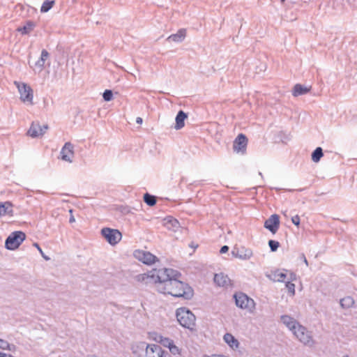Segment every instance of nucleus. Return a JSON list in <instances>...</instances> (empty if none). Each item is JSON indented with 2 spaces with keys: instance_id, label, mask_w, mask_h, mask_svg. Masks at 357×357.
<instances>
[{
  "instance_id": "f257e3e1",
  "label": "nucleus",
  "mask_w": 357,
  "mask_h": 357,
  "mask_svg": "<svg viewBox=\"0 0 357 357\" xmlns=\"http://www.w3.org/2000/svg\"><path fill=\"white\" fill-rule=\"evenodd\" d=\"M181 276L178 271L166 268L155 270L152 275L156 278V288L160 293L190 300L194 291L188 284L179 280Z\"/></svg>"
},
{
  "instance_id": "f03ea898",
  "label": "nucleus",
  "mask_w": 357,
  "mask_h": 357,
  "mask_svg": "<svg viewBox=\"0 0 357 357\" xmlns=\"http://www.w3.org/2000/svg\"><path fill=\"white\" fill-rule=\"evenodd\" d=\"M132 353L138 357H170L168 352L156 344L139 342L132 347Z\"/></svg>"
},
{
  "instance_id": "7ed1b4c3",
  "label": "nucleus",
  "mask_w": 357,
  "mask_h": 357,
  "mask_svg": "<svg viewBox=\"0 0 357 357\" xmlns=\"http://www.w3.org/2000/svg\"><path fill=\"white\" fill-rule=\"evenodd\" d=\"M176 317L181 326L190 331L194 330L196 317L190 310L186 307L178 308L176 311Z\"/></svg>"
},
{
  "instance_id": "20e7f679",
  "label": "nucleus",
  "mask_w": 357,
  "mask_h": 357,
  "mask_svg": "<svg viewBox=\"0 0 357 357\" xmlns=\"http://www.w3.org/2000/svg\"><path fill=\"white\" fill-rule=\"evenodd\" d=\"M234 299L236 305L242 309L246 310L249 312L252 313L255 310V302L243 292L238 291L234 294Z\"/></svg>"
},
{
  "instance_id": "39448f33",
  "label": "nucleus",
  "mask_w": 357,
  "mask_h": 357,
  "mask_svg": "<svg viewBox=\"0 0 357 357\" xmlns=\"http://www.w3.org/2000/svg\"><path fill=\"white\" fill-rule=\"evenodd\" d=\"M293 334L305 346L313 347L316 344L315 340L312 338L311 332L308 331L305 326L301 324L297 327Z\"/></svg>"
},
{
  "instance_id": "423d86ee",
  "label": "nucleus",
  "mask_w": 357,
  "mask_h": 357,
  "mask_svg": "<svg viewBox=\"0 0 357 357\" xmlns=\"http://www.w3.org/2000/svg\"><path fill=\"white\" fill-rule=\"evenodd\" d=\"M26 235L23 231H15L12 232L6 238L5 247L10 250H14L19 248L25 240Z\"/></svg>"
},
{
  "instance_id": "0eeeda50",
  "label": "nucleus",
  "mask_w": 357,
  "mask_h": 357,
  "mask_svg": "<svg viewBox=\"0 0 357 357\" xmlns=\"http://www.w3.org/2000/svg\"><path fill=\"white\" fill-rule=\"evenodd\" d=\"M15 84L16 85L18 91L20 94V100L23 102H27L29 104H33V90L29 85L25 83H20L18 82H15Z\"/></svg>"
},
{
  "instance_id": "6e6552de",
  "label": "nucleus",
  "mask_w": 357,
  "mask_h": 357,
  "mask_svg": "<svg viewBox=\"0 0 357 357\" xmlns=\"http://www.w3.org/2000/svg\"><path fill=\"white\" fill-rule=\"evenodd\" d=\"M101 234L112 245H116L122 238V234L118 229L109 227L102 228L101 229Z\"/></svg>"
},
{
  "instance_id": "1a4fd4ad",
  "label": "nucleus",
  "mask_w": 357,
  "mask_h": 357,
  "mask_svg": "<svg viewBox=\"0 0 357 357\" xmlns=\"http://www.w3.org/2000/svg\"><path fill=\"white\" fill-rule=\"evenodd\" d=\"M133 255L135 259L146 265L153 264L158 260L157 257L150 252L142 250H135Z\"/></svg>"
},
{
  "instance_id": "9d476101",
  "label": "nucleus",
  "mask_w": 357,
  "mask_h": 357,
  "mask_svg": "<svg viewBox=\"0 0 357 357\" xmlns=\"http://www.w3.org/2000/svg\"><path fill=\"white\" fill-rule=\"evenodd\" d=\"M231 255L241 260H248L252 257L253 252L250 248L245 246H234L231 250Z\"/></svg>"
},
{
  "instance_id": "9b49d317",
  "label": "nucleus",
  "mask_w": 357,
  "mask_h": 357,
  "mask_svg": "<svg viewBox=\"0 0 357 357\" xmlns=\"http://www.w3.org/2000/svg\"><path fill=\"white\" fill-rule=\"evenodd\" d=\"M47 129L48 126L47 124L42 126L38 121H33L27 131V135L32 138L39 137L43 136Z\"/></svg>"
},
{
  "instance_id": "f8f14e48",
  "label": "nucleus",
  "mask_w": 357,
  "mask_h": 357,
  "mask_svg": "<svg viewBox=\"0 0 357 357\" xmlns=\"http://www.w3.org/2000/svg\"><path fill=\"white\" fill-rule=\"evenodd\" d=\"M248 138L243 134H239L234 141L233 149L237 153H244L246 151Z\"/></svg>"
},
{
  "instance_id": "ddd939ff",
  "label": "nucleus",
  "mask_w": 357,
  "mask_h": 357,
  "mask_svg": "<svg viewBox=\"0 0 357 357\" xmlns=\"http://www.w3.org/2000/svg\"><path fill=\"white\" fill-rule=\"evenodd\" d=\"M264 227L272 234H275L280 227V217L277 214L271 215L265 222Z\"/></svg>"
},
{
  "instance_id": "4468645a",
  "label": "nucleus",
  "mask_w": 357,
  "mask_h": 357,
  "mask_svg": "<svg viewBox=\"0 0 357 357\" xmlns=\"http://www.w3.org/2000/svg\"><path fill=\"white\" fill-rule=\"evenodd\" d=\"M73 149L74 146L70 142H66L61 151L62 160L72 162V157L74 153Z\"/></svg>"
},
{
  "instance_id": "2eb2a0df",
  "label": "nucleus",
  "mask_w": 357,
  "mask_h": 357,
  "mask_svg": "<svg viewBox=\"0 0 357 357\" xmlns=\"http://www.w3.org/2000/svg\"><path fill=\"white\" fill-rule=\"evenodd\" d=\"M280 320L292 332V333L300 325V324L294 317L289 315H282Z\"/></svg>"
},
{
  "instance_id": "dca6fc26",
  "label": "nucleus",
  "mask_w": 357,
  "mask_h": 357,
  "mask_svg": "<svg viewBox=\"0 0 357 357\" xmlns=\"http://www.w3.org/2000/svg\"><path fill=\"white\" fill-rule=\"evenodd\" d=\"M164 226L169 230L176 231L180 227L179 222L172 216L164 219Z\"/></svg>"
},
{
  "instance_id": "f3484780",
  "label": "nucleus",
  "mask_w": 357,
  "mask_h": 357,
  "mask_svg": "<svg viewBox=\"0 0 357 357\" xmlns=\"http://www.w3.org/2000/svg\"><path fill=\"white\" fill-rule=\"evenodd\" d=\"M14 214L13 204L10 202H0V216L8 215L13 216Z\"/></svg>"
},
{
  "instance_id": "a211bd4d",
  "label": "nucleus",
  "mask_w": 357,
  "mask_h": 357,
  "mask_svg": "<svg viewBox=\"0 0 357 357\" xmlns=\"http://www.w3.org/2000/svg\"><path fill=\"white\" fill-rule=\"evenodd\" d=\"M49 56V52L46 50H43L41 51L40 59L34 64L35 68L38 69L39 72L43 70L45 61L47 59Z\"/></svg>"
},
{
  "instance_id": "6ab92c4d",
  "label": "nucleus",
  "mask_w": 357,
  "mask_h": 357,
  "mask_svg": "<svg viewBox=\"0 0 357 357\" xmlns=\"http://www.w3.org/2000/svg\"><path fill=\"white\" fill-rule=\"evenodd\" d=\"M187 117H188L187 114L185 112H184L183 110H180L176 116V119H175L176 124H175L174 128L176 130H180L182 128H183L185 126L184 122H185V119H187Z\"/></svg>"
},
{
  "instance_id": "aec40b11",
  "label": "nucleus",
  "mask_w": 357,
  "mask_h": 357,
  "mask_svg": "<svg viewBox=\"0 0 357 357\" xmlns=\"http://www.w3.org/2000/svg\"><path fill=\"white\" fill-rule=\"evenodd\" d=\"M36 26V24L34 22L28 20L25 22L23 26L18 27L17 31L20 32L22 35H27L33 30Z\"/></svg>"
},
{
  "instance_id": "412c9836",
  "label": "nucleus",
  "mask_w": 357,
  "mask_h": 357,
  "mask_svg": "<svg viewBox=\"0 0 357 357\" xmlns=\"http://www.w3.org/2000/svg\"><path fill=\"white\" fill-rule=\"evenodd\" d=\"M223 340L232 349H237L239 346L238 340L231 333H225Z\"/></svg>"
},
{
  "instance_id": "4be33fe9",
  "label": "nucleus",
  "mask_w": 357,
  "mask_h": 357,
  "mask_svg": "<svg viewBox=\"0 0 357 357\" xmlns=\"http://www.w3.org/2000/svg\"><path fill=\"white\" fill-rule=\"evenodd\" d=\"M186 31L184 29H179L176 33L172 34L167 38V40H172L176 43L182 42L185 37Z\"/></svg>"
},
{
  "instance_id": "5701e85b",
  "label": "nucleus",
  "mask_w": 357,
  "mask_h": 357,
  "mask_svg": "<svg viewBox=\"0 0 357 357\" xmlns=\"http://www.w3.org/2000/svg\"><path fill=\"white\" fill-rule=\"evenodd\" d=\"M310 87L304 86L300 84H296L293 89L292 95L295 97L307 93Z\"/></svg>"
},
{
  "instance_id": "b1692460",
  "label": "nucleus",
  "mask_w": 357,
  "mask_h": 357,
  "mask_svg": "<svg viewBox=\"0 0 357 357\" xmlns=\"http://www.w3.org/2000/svg\"><path fill=\"white\" fill-rule=\"evenodd\" d=\"M155 269H153L149 273L139 274L137 276L138 281L144 282L145 283L153 282L156 284V278L152 277L153 273Z\"/></svg>"
},
{
  "instance_id": "393cba45",
  "label": "nucleus",
  "mask_w": 357,
  "mask_h": 357,
  "mask_svg": "<svg viewBox=\"0 0 357 357\" xmlns=\"http://www.w3.org/2000/svg\"><path fill=\"white\" fill-rule=\"evenodd\" d=\"M155 335V337H154L153 339L156 342L161 344L165 347L169 348L174 343V341L169 337H165L161 335H158L156 333Z\"/></svg>"
},
{
  "instance_id": "a878e982",
  "label": "nucleus",
  "mask_w": 357,
  "mask_h": 357,
  "mask_svg": "<svg viewBox=\"0 0 357 357\" xmlns=\"http://www.w3.org/2000/svg\"><path fill=\"white\" fill-rule=\"evenodd\" d=\"M227 276H225L223 274H215L214 276V282L220 287H225L227 285L229 282Z\"/></svg>"
},
{
  "instance_id": "bb28decb",
  "label": "nucleus",
  "mask_w": 357,
  "mask_h": 357,
  "mask_svg": "<svg viewBox=\"0 0 357 357\" xmlns=\"http://www.w3.org/2000/svg\"><path fill=\"white\" fill-rule=\"evenodd\" d=\"M340 303L342 307L347 309L354 305V301L352 297L346 296L340 300Z\"/></svg>"
},
{
  "instance_id": "cd10ccee",
  "label": "nucleus",
  "mask_w": 357,
  "mask_h": 357,
  "mask_svg": "<svg viewBox=\"0 0 357 357\" xmlns=\"http://www.w3.org/2000/svg\"><path fill=\"white\" fill-rule=\"evenodd\" d=\"M323 155V149L321 147H317L312 153V160L314 162H318Z\"/></svg>"
},
{
  "instance_id": "c85d7f7f",
  "label": "nucleus",
  "mask_w": 357,
  "mask_h": 357,
  "mask_svg": "<svg viewBox=\"0 0 357 357\" xmlns=\"http://www.w3.org/2000/svg\"><path fill=\"white\" fill-rule=\"evenodd\" d=\"M0 349L13 351L16 349V346L15 344H10L6 340L0 338Z\"/></svg>"
},
{
  "instance_id": "c756f323",
  "label": "nucleus",
  "mask_w": 357,
  "mask_h": 357,
  "mask_svg": "<svg viewBox=\"0 0 357 357\" xmlns=\"http://www.w3.org/2000/svg\"><path fill=\"white\" fill-rule=\"evenodd\" d=\"M272 275L273 278L271 279L275 282H284L287 277L285 273L280 272L279 270L274 271Z\"/></svg>"
},
{
  "instance_id": "7c9ffc66",
  "label": "nucleus",
  "mask_w": 357,
  "mask_h": 357,
  "mask_svg": "<svg viewBox=\"0 0 357 357\" xmlns=\"http://www.w3.org/2000/svg\"><path fill=\"white\" fill-rule=\"evenodd\" d=\"M144 202L150 206H153L156 204V198L155 196L149 193H145L144 195Z\"/></svg>"
},
{
  "instance_id": "2f4dec72",
  "label": "nucleus",
  "mask_w": 357,
  "mask_h": 357,
  "mask_svg": "<svg viewBox=\"0 0 357 357\" xmlns=\"http://www.w3.org/2000/svg\"><path fill=\"white\" fill-rule=\"evenodd\" d=\"M54 3V1H49V0L45 1L40 8L41 13L48 12L52 8Z\"/></svg>"
},
{
  "instance_id": "473e14b6",
  "label": "nucleus",
  "mask_w": 357,
  "mask_h": 357,
  "mask_svg": "<svg viewBox=\"0 0 357 357\" xmlns=\"http://www.w3.org/2000/svg\"><path fill=\"white\" fill-rule=\"evenodd\" d=\"M104 100L109 102L113 98V93L112 90L106 89L102 93Z\"/></svg>"
},
{
  "instance_id": "72a5a7b5",
  "label": "nucleus",
  "mask_w": 357,
  "mask_h": 357,
  "mask_svg": "<svg viewBox=\"0 0 357 357\" xmlns=\"http://www.w3.org/2000/svg\"><path fill=\"white\" fill-rule=\"evenodd\" d=\"M268 246L271 252H275L280 246V243L278 241L275 240H269L268 241Z\"/></svg>"
},
{
  "instance_id": "f704fd0d",
  "label": "nucleus",
  "mask_w": 357,
  "mask_h": 357,
  "mask_svg": "<svg viewBox=\"0 0 357 357\" xmlns=\"http://www.w3.org/2000/svg\"><path fill=\"white\" fill-rule=\"evenodd\" d=\"M168 349L172 355H181V350L174 344V342Z\"/></svg>"
},
{
  "instance_id": "c9c22d12",
  "label": "nucleus",
  "mask_w": 357,
  "mask_h": 357,
  "mask_svg": "<svg viewBox=\"0 0 357 357\" xmlns=\"http://www.w3.org/2000/svg\"><path fill=\"white\" fill-rule=\"evenodd\" d=\"M285 287L287 289L288 291L291 294V295H294L295 294V284L294 283H292L290 281H287L286 283H285Z\"/></svg>"
},
{
  "instance_id": "e433bc0d",
  "label": "nucleus",
  "mask_w": 357,
  "mask_h": 357,
  "mask_svg": "<svg viewBox=\"0 0 357 357\" xmlns=\"http://www.w3.org/2000/svg\"><path fill=\"white\" fill-rule=\"evenodd\" d=\"M291 221L294 225L298 226L300 225V217L296 215L291 218Z\"/></svg>"
},
{
  "instance_id": "4c0bfd02",
  "label": "nucleus",
  "mask_w": 357,
  "mask_h": 357,
  "mask_svg": "<svg viewBox=\"0 0 357 357\" xmlns=\"http://www.w3.org/2000/svg\"><path fill=\"white\" fill-rule=\"evenodd\" d=\"M34 245L38 248V251L40 252V253L41 254V255L43 256V257L45 260H49L50 259V258L48 257L45 255V254L43 253L42 249L40 248V247L39 246V245L38 243H34Z\"/></svg>"
},
{
  "instance_id": "58836bf2",
  "label": "nucleus",
  "mask_w": 357,
  "mask_h": 357,
  "mask_svg": "<svg viewBox=\"0 0 357 357\" xmlns=\"http://www.w3.org/2000/svg\"><path fill=\"white\" fill-rule=\"evenodd\" d=\"M229 246H227V245H223V246L220 248V252L221 254L226 253V252H227L229 251Z\"/></svg>"
},
{
  "instance_id": "ea45409f",
  "label": "nucleus",
  "mask_w": 357,
  "mask_h": 357,
  "mask_svg": "<svg viewBox=\"0 0 357 357\" xmlns=\"http://www.w3.org/2000/svg\"><path fill=\"white\" fill-rule=\"evenodd\" d=\"M301 257L303 259V262L306 264V266H308V262H307V260L305 255L302 254Z\"/></svg>"
},
{
  "instance_id": "a19ab883",
  "label": "nucleus",
  "mask_w": 357,
  "mask_h": 357,
  "mask_svg": "<svg viewBox=\"0 0 357 357\" xmlns=\"http://www.w3.org/2000/svg\"><path fill=\"white\" fill-rule=\"evenodd\" d=\"M143 120L141 117H137L136 119V123L138 124H141L142 123Z\"/></svg>"
},
{
  "instance_id": "79ce46f5",
  "label": "nucleus",
  "mask_w": 357,
  "mask_h": 357,
  "mask_svg": "<svg viewBox=\"0 0 357 357\" xmlns=\"http://www.w3.org/2000/svg\"><path fill=\"white\" fill-rule=\"evenodd\" d=\"M75 221V218L72 215V216L70 218V219H69V222H70V223H72V222H74Z\"/></svg>"
},
{
  "instance_id": "37998d69",
  "label": "nucleus",
  "mask_w": 357,
  "mask_h": 357,
  "mask_svg": "<svg viewBox=\"0 0 357 357\" xmlns=\"http://www.w3.org/2000/svg\"><path fill=\"white\" fill-rule=\"evenodd\" d=\"M296 278V275L294 274V273H291V277H290V280H293Z\"/></svg>"
},
{
  "instance_id": "c03bdc74",
  "label": "nucleus",
  "mask_w": 357,
  "mask_h": 357,
  "mask_svg": "<svg viewBox=\"0 0 357 357\" xmlns=\"http://www.w3.org/2000/svg\"><path fill=\"white\" fill-rule=\"evenodd\" d=\"M274 189H275V190H280V188H274Z\"/></svg>"
},
{
  "instance_id": "a18cd8bd",
  "label": "nucleus",
  "mask_w": 357,
  "mask_h": 357,
  "mask_svg": "<svg viewBox=\"0 0 357 357\" xmlns=\"http://www.w3.org/2000/svg\"><path fill=\"white\" fill-rule=\"evenodd\" d=\"M259 176H262V174L261 172H259Z\"/></svg>"
},
{
  "instance_id": "49530a36",
  "label": "nucleus",
  "mask_w": 357,
  "mask_h": 357,
  "mask_svg": "<svg viewBox=\"0 0 357 357\" xmlns=\"http://www.w3.org/2000/svg\"><path fill=\"white\" fill-rule=\"evenodd\" d=\"M343 357H349L348 355H344Z\"/></svg>"
},
{
  "instance_id": "de8ad7c7",
  "label": "nucleus",
  "mask_w": 357,
  "mask_h": 357,
  "mask_svg": "<svg viewBox=\"0 0 357 357\" xmlns=\"http://www.w3.org/2000/svg\"><path fill=\"white\" fill-rule=\"evenodd\" d=\"M285 0H281V2H284Z\"/></svg>"
}]
</instances>
